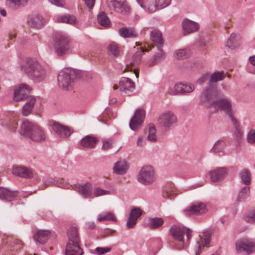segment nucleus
<instances>
[{"instance_id": "obj_1", "label": "nucleus", "mask_w": 255, "mask_h": 255, "mask_svg": "<svg viewBox=\"0 0 255 255\" xmlns=\"http://www.w3.org/2000/svg\"><path fill=\"white\" fill-rule=\"evenodd\" d=\"M21 70L26 73L35 82L39 83L45 80L47 70L37 60L28 59L20 65Z\"/></svg>"}, {"instance_id": "obj_2", "label": "nucleus", "mask_w": 255, "mask_h": 255, "mask_svg": "<svg viewBox=\"0 0 255 255\" xmlns=\"http://www.w3.org/2000/svg\"><path fill=\"white\" fill-rule=\"evenodd\" d=\"M19 132L21 135L34 142H43L46 137L45 131L43 128L28 121L22 122Z\"/></svg>"}, {"instance_id": "obj_3", "label": "nucleus", "mask_w": 255, "mask_h": 255, "mask_svg": "<svg viewBox=\"0 0 255 255\" xmlns=\"http://www.w3.org/2000/svg\"><path fill=\"white\" fill-rule=\"evenodd\" d=\"M67 235L69 241L66 248V255H82L83 252L79 244L78 229L71 227L68 231Z\"/></svg>"}, {"instance_id": "obj_4", "label": "nucleus", "mask_w": 255, "mask_h": 255, "mask_svg": "<svg viewBox=\"0 0 255 255\" xmlns=\"http://www.w3.org/2000/svg\"><path fill=\"white\" fill-rule=\"evenodd\" d=\"M75 72L71 68H64L61 70L58 75V84L60 88L65 90L72 89L74 85Z\"/></svg>"}, {"instance_id": "obj_5", "label": "nucleus", "mask_w": 255, "mask_h": 255, "mask_svg": "<svg viewBox=\"0 0 255 255\" xmlns=\"http://www.w3.org/2000/svg\"><path fill=\"white\" fill-rule=\"evenodd\" d=\"M170 233L174 239L178 242V244L175 246V248L182 250L185 246L183 239L184 235L186 236L187 241H189L191 236L192 231L185 227L175 226L171 228Z\"/></svg>"}, {"instance_id": "obj_6", "label": "nucleus", "mask_w": 255, "mask_h": 255, "mask_svg": "<svg viewBox=\"0 0 255 255\" xmlns=\"http://www.w3.org/2000/svg\"><path fill=\"white\" fill-rule=\"evenodd\" d=\"M217 99L215 87L209 85L204 89L199 97V104L207 108H213Z\"/></svg>"}, {"instance_id": "obj_7", "label": "nucleus", "mask_w": 255, "mask_h": 255, "mask_svg": "<svg viewBox=\"0 0 255 255\" xmlns=\"http://www.w3.org/2000/svg\"><path fill=\"white\" fill-rule=\"evenodd\" d=\"M156 179L155 172L154 168L151 165L143 166L137 175V180L143 185H150Z\"/></svg>"}, {"instance_id": "obj_8", "label": "nucleus", "mask_w": 255, "mask_h": 255, "mask_svg": "<svg viewBox=\"0 0 255 255\" xmlns=\"http://www.w3.org/2000/svg\"><path fill=\"white\" fill-rule=\"evenodd\" d=\"M70 39L64 34H59L54 39L53 48L55 53L58 56H63L70 50Z\"/></svg>"}, {"instance_id": "obj_9", "label": "nucleus", "mask_w": 255, "mask_h": 255, "mask_svg": "<svg viewBox=\"0 0 255 255\" xmlns=\"http://www.w3.org/2000/svg\"><path fill=\"white\" fill-rule=\"evenodd\" d=\"M177 122V117L171 111H166L163 112L158 119V123L160 127L165 130H169L176 124Z\"/></svg>"}, {"instance_id": "obj_10", "label": "nucleus", "mask_w": 255, "mask_h": 255, "mask_svg": "<svg viewBox=\"0 0 255 255\" xmlns=\"http://www.w3.org/2000/svg\"><path fill=\"white\" fill-rule=\"evenodd\" d=\"M108 7L117 13L123 14H128L131 10L130 7L126 0L118 1L117 0H107Z\"/></svg>"}, {"instance_id": "obj_11", "label": "nucleus", "mask_w": 255, "mask_h": 255, "mask_svg": "<svg viewBox=\"0 0 255 255\" xmlns=\"http://www.w3.org/2000/svg\"><path fill=\"white\" fill-rule=\"evenodd\" d=\"M113 88L114 90L119 89L123 95H130L135 90V85L130 78L122 77L119 81V86L114 85Z\"/></svg>"}, {"instance_id": "obj_12", "label": "nucleus", "mask_w": 255, "mask_h": 255, "mask_svg": "<svg viewBox=\"0 0 255 255\" xmlns=\"http://www.w3.org/2000/svg\"><path fill=\"white\" fill-rule=\"evenodd\" d=\"M213 108L217 111H224L229 116L230 119H231L232 118H234L233 115L231 102L230 100L227 98H217Z\"/></svg>"}, {"instance_id": "obj_13", "label": "nucleus", "mask_w": 255, "mask_h": 255, "mask_svg": "<svg viewBox=\"0 0 255 255\" xmlns=\"http://www.w3.org/2000/svg\"><path fill=\"white\" fill-rule=\"evenodd\" d=\"M236 249L238 252L250 255L255 252V244L251 240H243L236 243Z\"/></svg>"}, {"instance_id": "obj_14", "label": "nucleus", "mask_w": 255, "mask_h": 255, "mask_svg": "<svg viewBox=\"0 0 255 255\" xmlns=\"http://www.w3.org/2000/svg\"><path fill=\"white\" fill-rule=\"evenodd\" d=\"M31 89L26 84H22L15 88L14 92L13 100L16 102L30 99L29 94Z\"/></svg>"}, {"instance_id": "obj_15", "label": "nucleus", "mask_w": 255, "mask_h": 255, "mask_svg": "<svg viewBox=\"0 0 255 255\" xmlns=\"http://www.w3.org/2000/svg\"><path fill=\"white\" fill-rule=\"evenodd\" d=\"M184 213L186 216L192 215H199L206 213L207 209L206 205L201 202H197L192 204L190 207L185 209Z\"/></svg>"}, {"instance_id": "obj_16", "label": "nucleus", "mask_w": 255, "mask_h": 255, "mask_svg": "<svg viewBox=\"0 0 255 255\" xmlns=\"http://www.w3.org/2000/svg\"><path fill=\"white\" fill-rule=\"evenodd\" d=\"M144 11L148 13H153L160 9L156 0H136Z\"/></svg>"}, {"instance_id": "obj_17", "label": "nucleus", "mask_w": 255, "mask_h": 255, "mask_svg": "<svg viewBox=\"0 0 255 255\" xmlns=\"http://www.w3.org/2000/svg\"><path fill=\"white\" fill-rule=\"evenodd\" d=\"M145 117V112L143 110H137L134 116L131 119L129 127L131 129L136 130L143 123Z\"/></svg>"}, {"instance_id": "obj_18", "label": "nucleus", "mask_w": 255, "mask_h": 255, "mask_svg": "<svg viewBox=\"0 0 255 255\" xmlns=\"http://www.w3.org/2000/svg\"><path fill=\"white\" fill-rule=\"evenodd\" d=\"M12 173L16 176L24 178H32L34 175L33 171L31 168L22 165L13 166Z\"/></svg>"}, {"instance_id": "obj_19", "label": "nucleus", "mask_w": 255, "mask_h": 255, "mask_svg": "<svg viewBox=\"0 0 255 255\" xmlns=\"http://www.w3.org/2000/svg\"><path fill=\"white\" fill-rule=\"evenodd\" d=\"M52 128L57 135L60 138L68 137L72 132L70 128L57 123H54Z\"/></svg>"}, {"instance_id": "obj_20", "label": "nucleus", "mask_w": 255, "mask_h": 255, "mask_svg": "<svg viewBox=\"0 0 255 255\" xmlns=\"http://www.w3.org/2000/svg\"><path fill=\"white\" fill-rule=\"evenodd\" d=\"M46 22V20L39 14H34L29 17L27 20L28 25L31 27L36 29L42 28Z\"/></svg>"}, {"instance_id": "obj_21", "label": "nucleus", "mask_w": 255, "mask_h": 255, "mask_svg": "<svg viewBox=\"0 0 255 255\" xmlns=\"http://www.w3.org/2000/svg\"><path fill=\"white\" fill-rule=\"evenodd\" d=\"M143 52L144 50L140 47L139 50L134 53L129 62V65L128 64L127 65L126 69L129 71L135 70L140 62Z\"/></svg>"}, {"instance_id": "obj_22", "label": "nucleus", "mask_w": 255, "mask_h": 255, "mask_svg": "<svg viewBox=\"0 0 255 255\" xmlns=\"http://www.w3.org/2000/svg\"><path fill=\"white\" fill-rule=\"evenodd\" d=\"M199 25L197 22L188 19H185L182 21V28L184 35L194 32L198 30Z\"/></svg>"}, {"instance_id": "obj_23", "label": "nucleus", "mask_w": 255, "mask_h": 255, "mask_svg": "<svg viewBox=\"0 0 255 255\" xmlns=\"http://www.w3.org/2000/svg\"><path fill=\"white\" fill-rule=\"evenodd\" d=\"M228 170L225 167H220L211 171L209 173L212 182H217L227 175Z\"/></svg>"}, {"instance_id": "obj_24", "label": "nucleus", "mask_w": 255, "mask_h": 255, "mask_svg": "<svg viewBox=\"0 0 255 255\" xmlns=\"http://www.w3.org/2000/svg\"><path fill=\"white\" fill-rule=\"evenodd\" d=\"M98 142V139L95 136L88 135L84 137L80 141L82 149L94 148Z\"/></svg>"}, {"instance_id": "obj_25", "label": "nucleus", "mask_w": 255, "mask_h": 255, "mask_svg": "<svg viewBox=\"0 0 255 255\" xmlns=\"http://www.w3.org/2000/svg\"><path fill=\"white\" fill-rule=\"evenodd\" d=\"M51 233L49 230H40L34 235V239L37 243L44 244L51 236Z\"/></svg>"}, {"instance_id": "obj_26", "label": "nucleus", "mask_w": 255, "mask_h": 255, "mask_svg": "<svg viewBox=\"0 0 255 255\" xmlns=\"http://www.w3.org/2000/svg\"><path fill=\"white\" fill-rule=\"evenodd\" d=\"M157 49L158 52L154 54L153 58L148 60L146 62V65L148 67L153 66L165 59V54L162 48H157Z\"/></svg>"}, {"instance_id": "obj_27", "label": "nucleus", "mask_w": 255, "mask_h": 255, "mask_svg": "<svg viewBox=\"0 0 255 255\" xmlns=\"http://www.w3.org/2000/svg\"><path fill=\"white\" fill-rule=\"evenodd\" d=\"M77 191L83 197L87 198L92 194L93 188L91 184L88 182L78 185Z\"/></svg>"}, {"instance_id": "obj_28", "label": "nucleus", "mask_w": 255, "mask_h": 255, "mask_svg": "<svg viewBox=\"0 0 255 255\" xmlns=\"http://www.w3.org/2000/svg\"><path fill=\"white\" fill-rule=\"evenodd\" d=\"M55 20L58 22L65 23L72 25H75L78 23L75 16L68 14L58 15L55 17Z\"/></svg>"}, {"instance_id": "obj_29", "label": "nucleus", "mask_w": 255, "mask_h": 255, "mask_svg": "<svg viewBox=\"0 0 255 255\" xmlns=\"http://www.w3.org/2000/svg\"><path fill=\"white\" fill-rule=\"evenodd\" d=\"M150 39L156 44L157 48H162L164 40L160 31L157 29L153 30L150 33Z\"/></svg>"}, {"instance_id": "obj_30", "label": "nucleus", "mask_w": 255, "mask_h": 255, "mask_svg": "<svg viewBox=\"0 0 255 255\" xmlns=\"http://www.w3.org/2000/svg\"><path fill=\"white\" fill-rule=\"evenodd\" d=\"M17 196V192L12 191L4 188H0V199L7 201H10Z\"/></svg>"}, {"instance_id": "obj_31", "label": "nucleus", "mask_w": 255, "mask_h": 255, "mask_svg": "<svg viewBox=\"0 0 255 255\" xmlns=\"http://www.w3.org/2000/svg\"><path fill=\"white\" fill-rule=\"evenodd\" d=\"M27 2V0H6V5L12 10H16L24 6Z\"/></svg>"}, {"instance_id": "obj_32", "label": "nucleus", "mask_w": 255, "mask_h": 255, "mask_svg": "<svg viewBox=\"0 0 255 255\" xmlns=\"http://www.w3.org/2000/svg\"><path fill=\"white\" fill-rule=\"evenodd\" d=\"M231 120L232 121L235 128L233 134L234 137L237 140H239L242 138L244 132L241 129L238 121L235 118H232Z\"/></svg>"}, {"instance_id": "obj_33", "label": "nucleus", "mask_w": 255, "mask_h": 255, "mask_svg": "<svg viewBox=\"0 0 255 255\" xmlns=\"http://www.w3.org/2000/svg\"><path fill=\"white\" fill-rule=\"evenodd\" d=\"M128 166L125 161L117 162L114 166L113 169L115 173L118 174H123L126 173Z\"/></svg>"}, {"instance_id": "obj_34", "label": "nucleus", "mask_w": 255, "mask_h": 255, "mask_svg": "<svg viewBox=\"0 0 255 255\" xmlns=\"http://www.w3.org/2000/svg\"><path fill=\"white\" fill-rule=\"evenodd\" d=\"M110 55L112 57L117 58L120 55L121 50L118 44L114 42H111L107 47Z\"/></svg>"}, {"instance_id": "obj_35", "label": "nucleus", "mask_w": 255, "mask_h": 255, "mask_svg": "<svg viewBox=\"0 0 255 255\" xmlns=\"http://www.w3.org/2000/svg\"><path fill=\"white\" fill-rule=\"evenodd\" d=\"M240 45L239 41L235 33H232L226 43V46L231 49H234Z\"/></svg>"}, {"instance_id": "obj_36", "label": "nucleus", "mask_w": 255, "mask_h": 255, "mask_svg": "<svg viewBox=\"0 0 255 255\" xmlns=\"http://www.w3.org/2000/svg\"><path fill=\"white\" fill-rule=\"evenodd\" d=\"M35 102V98L32 97L28 102L22 107V114L24 116H27L32 110L33 106Z\"/></svg>"}, {"instance_id": "obj_37", "label": "nucleus", "mask_w": 255, "mask_h": 255, "mask_svg": "<svg viewBox=\"0 0 255 255\" xmlns=\"http://www.w3.org/2000/svg\"><path fill=\"white\" fill-rule=\"evenodd\" d=\"M178 194L177 191L174 187L172 186L171 187H167L163 193V197L167 199L173 200Z\"/></svg>"}, {"instance_id": "obj_38", "label": "nucleus", "mask_w": 255, "mask_h": 255, "mask_svg": "<svg viewBox=\"0 0 255 255\" xmlns=\"http://www.w3.org/2000/svg\"><path fill=\"white\" fill-rule=\"evenodd\" d=\"M250 186H244L241 187L238 193L237 201L242 202L245 200L250 195Z\"/></svg>"}, {"instance_id": "obj_39", "label": "nucleus", "mask_w": 255, "mask_h": 255, "mask_svg": "<svg viewBox=\"0 0 255 255\" xmlns=\"http://www.w3.org/2000/svg\"><path fill=\"white\" fill-rule=\"evenodd\" d=\"M120 35L124 38L134 37L137 36V34L135 31L130 28L123 27L119 29Z\"/></svg>"}, {"instance_id": "obj_40", "label": "nucleus", "mask_w": 255, "mask_h": 255, "mask_svg": "<svg viewBox=\"0 0 255 255\" xmlns=\"http://www.w3.org/2000/svg\"><path fill=\"white\" fill-rule=\"evenodd\" d=\"M241 179V183L244 184L245 186H249L251 184V174L249 170L245 169L240 174Z\"/></svg>"}, {"instance_id": "obj_41", "label": "nucleus", "mask_w": 255, "mask_h": 255, "mask_svg": "<svg viewBox=\"0 0 255 255\" xmlns=\"http://www.w3.org/2000/svg\"><path fill=\"white\" fill-rule=\"evenodd\" d=\"M99 222L103 221H116V218L114 215L111 212H104L100 214L98 216Z\"/></svg>"}, {"instance_id": "obj_42", "label": "nucleus", "mask_w": 255, "mask_h": 255, "mask_svg": "<svg viewBox=\"0 0 255 255\" xmlns=\"http://www.w3.org/2000/svg\"><path fill=\"white\" fill-rule=\"evenodd\" d=\"M163 220L161 218H153L149 219V227L151 229L159 228L163 224Z\"/></svg>"}, {"instance_id": "obj_43", "label": "nucleus", "mask_w": 255, "mask_h": 255, "mask_svg": "<svg viewBox=\"0 0 255 255\" xmlns=\"http://www.w3.org/2000/svg\"><path fill=\"white\" fill-rule=\"evenodd\" d=\"M97 20L98 23L105 27L110 25V21L109 17L104 12H101L98 15Z\"/></svg>"}, {"instance_id": "obj_44", "label": "nucleus", "mask_w": 255, "mask_h": 255, "mask_svg": "<svg viewBox=\"0 0 255 255\" xmlns=\"http://www.w3.org/2000/svg\"><path fill=\"white\" fill-rule=\"evenodd\" d=\"M191 54V51L187 48L177 50L174 52V57L177 59L186 58Z\"/></svg>"}, {"instance_id": "obj_45", "label": "nucleus", "mask_w": 255, "mask_h": 255, "mask_svg": "<svg viewBox=\"0 0 255 255\" xmlns=\"http://www.w3.org/2000/svg\"><path fill=\"white\" fill-rule=\"evenodd\" d=\"M225 147V142L222 140H218L211 149L210 152L213 153H220L223 151Z\"/></svg>"}, {"instance_id": "obj_46", "label": "nucleus", "mask_w": 255, "mask_h": 255, "mask_svg": "<svg viewBox=\"0 0 255 255\" xmlns=\"http://www.w3.org/2000/svg\"><path fill=\"white\" fill-rule=\"evenodd\" d=\"M210 243V239L209 238H206L204 239H200V241L197 242V251H196V255H199L202 249L204 247H207Z\"/></svg>"}, {"instance_id": "obj_47", "label": "nucleus", "mask_w": 255, "mask_h": 255, "mask_svg": "<svg viewBox=\"0 0 255 255\" xmlns=\"http://www.w3.org/2000/svg\"><path fill=\"white\" fill-rule=\"evenodd\" d=\"M183 83L176 84L173 89L170 88L169 93L171 95H176L178 94H183Z\"/></svg>"}, {"instance_id": "obj_48", "label": "nucleus", "mask_w": 255, "mask_h": 255, "mask_svg": "<svg viewBox=\"0 0 255 255\" xmlns=\"http://www.w3.org/2000/svg\"><path fill=\"white\" fill-rule=\"evenodd\" d=\"M147 139L151 142H155L156 141V128L154 125H149L148 128V133Z\"/></svg>"}, {"instance_id": "obj_49", "label": "nucleus", "mask_w": 255, "mask_h": 255, "mask_svg": "<svg viewBox=\"0 0 255 255\" xmlns=\"http://www.w3.org/2000/svg\"><path fill=\"white\" fill-rule=\"evenodd\" d=\"M243 219L248 223H255V209L246 214L244 216Z\"/></svg>"}, {"instance_id": "obj_50", "label": "nucleus", "mask_w": 255, "mask_h": 255, "mask_svg": "<svg viewBox=\"0 0 255 255\" xmlns=\"http://www.w3.org/2000/svg\"><path fill=\"white\" fill-rule=\"evenodd\" d=\"M224 76L222 73L220 72H215L212 74L210 79V85H212V83L217 82L223 80Z\"/></svg>"}, {"instance_id": "obj_51", "label": "nucleus", "mask_w": 255, "mask_h": 255, "mask_svg": "<svg viewBox=\"0 0 255 255\" xmlns=\"http://www.w3.org/2000/svg\"><path fill=\"white\" fill-rule=\"evenodd\" d=\"M142 213V211L139 208L134 207L131 210L129 216L137 220Z\"/></svg>"}, {"instance_id": "obj_52", "label": "nucleus", "mask_w": 255, "mask_h": 255, "mask_svg": "<svg viewBox=\"0 0 255 255\" xmlns=\"http://www.w3.org/2000/svg\"><path fill=\"white\" fill-rule=\"evenodd\" d=\"M103 145L102 149L103 150L107 151L110 149H111L113 147V144L114 143L113 140L109 138L108 139H103Z\"/></svg>"}, {"instance_id": "obj_53", "label": "nucleus", "mask_w": 255, "mask_h": 255, "mask_svg": "<svg viewBox=\"0 0 255 255\" xmlns=\"http://www.w3.org/2000/svg\"><path fill=\"white\" fill-rule=\"evenodd\" d=\"M247 140L250 144H255V129H251L247 135Z\"/></svg>"}, {"instance_id": "obj_54", "label": "nucleus", "mask_w": 255, "mask_h": 255, "mask_svg": "<svg viewBox=\"0 0 255 255\" xmlns=\"http://www.w3.org/2000/svg\"><path fill=\"white\" fill-rule=\"evenodd\" d=\"M109 191L105 190L99 187L96 188L93 190V194L96 197L107 195L109 194Z\"/></svg>"}, {"instance_id": "obj_55", "label": "nucleus", "mask_w": 255, "mask_h": 255, "mask_svg": "<svg viewBox=\"0 0 255 255\" xmlns=\"http://www.w3.org/2000/svg\"><path fill=\"white\" fill-rule=\"evenodd\" d=\"M194 86L192 84H184L183 94L191 93L194 90Z\"/></svg>"}, {"instance_id": "obj_56", "label": "nucleus", "mask_w": 255, "mask_h": 255, "mask_svg": "<svg viewBox=\"0 0 255 255\" xmlns=\"http://www.w3.org/2000/svg\"><path fill=\"white\" fill-rule=\"evenodd\" d=\"M160 9L168 6L171 0H156Z\"/></svg>"}, {"instance_id": "obj_57", "label": "nucleus", "mask_w": 255, "mask_h": 255, "mask_svg": "<svg viewBox=\"0 0 255 255\" xmlns=\"http://www.w3.org/2000/svg\"><path fill=\"white\" fill-rule=\"evenodd\" d=\"M111 250L110 248H101L97 247L96 248L95 251L99 255H103L105 253L109 252Z\"/></svg>"}, {"instance_id": "obj_58", "label": "nucleus", "mask_w": 255, "mask_h": 255, "mask_svg": "<svg viewBox=\"0 0 255 255\" xmlns=\"http://www.w3.org/2000/svg\"><path fill=\"white\" fill-rule=\"evenodd\" d=\"M136 222L137 220L129 216L127 222V228L128 229L133 228L135 226Z\"/></svg>"}, {"instance_id": "obj_59", "label": "nucleus", "mask_w": 255, "mask_h": 255, "mask_svg": "<svg viewBox=\"0 0 255 255\" xmlns=\"http://www.w3.org/2000/svg\"><path fill=\"white\" fill-rule=\"evenodd\" d=\"M52 4H54L58 6H63L64 1L63 0H48Z\"/></svg>"}, {"instance_id": "obj_60", "label": "nucleus", "mask_w": 255, "mask_h": 255, "mask_svg": "<svg viewBox=\"0 0 255 255\" xmlns=\"http://www.w3.org/2000/svg\"><path fill=\"white\" fill-rule=\"evenodd\" d=\"M145 144V141L141 136H139L136 141V145L138 147H143Z\"/></svg>"}, {"instance_id": "obj_61", "label": "nucleus", "mask_w": 255, "mask_h": 255, "mask_svg": "<svg viewBox=\"0 0 255 255\" xmlns=\"http://www.w3.org/2000/svg\"><path fill=\"white\" fill-rule=\"evenodd\" d=\"M85 4L89 8H92L94 5L95 0H84Z\"/></svg>"}, {"instance_id": "obj_62", "label": "nucleus", "mask_w": 255, "mask_h": 255, "mask_svg": "<svg viewBox=\"0 0 255 255\" xmlns=\"http://www.w3.org/2000/svg\"><path fill=\"white\" fill-rule=\"evenodd\" d=\"M44 183L47 186L53 185L54 183V180L52 178H48L45 180Z\"/></svg>"}, {"instance_id": "obj_63", "label": "nucleus", "mask_w": 255, "mask_h": 255, "mask_svg": "<svg viewBox=\"0 0 255 255\" xmlns=\"http://www.w3.org/2000/svg\"><path fill=\"white\" fill-rule=\"evenodd\" d=\"M86 224L88 228L90 229H94L96 227L95 223L93 222H88Z\"/></svg>"}, {"instance_id": "obj_64", "label": "nucleus", "mask_w": 255, "mask_h": 255, "mask_svg": "<svg viewBox=\"0 0 255 255\" xmlns=\"http://www.w3.org/2000/svg\"><path fill=\"white\" fill-rule=\"evenodd\" d=\"M209 77V75L207 74L202 75L199 79L200 83L204 82Z\"/></svg>"}]
</instances>
